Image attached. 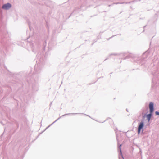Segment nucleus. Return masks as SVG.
<instances>
[{"label":"nucleus","mask_w":159,"mask_h":159,"mask_svg":"<svg viewBox=\"0 0 159 159\" xmlns=\"http://www.w3.org/2000/svg\"><path fill=\"white\" fill-rule=\"evenodd\" d=\"M155 114L156 115H159V112L158 111H156L155 112Z\"/></svg>","instance_id":"20e7f679"},{"label":"nucleus","mask_w":159,"mask_h":159,"mask_svg":"<svg viewBox=\"0 0 159 159\" xmlns=\"http://www.w3.org/2000/svg\"><path fill=\"white\" fill-rule=\"evenodd\" d=\"M149 108L150 111V114L147 115V117L149 121L151 118L152 114L154 111L153 104L152 102H150L149 104Z\"/></svg>","instance_id":"f257e3e1"},{"label":"nucleus","mask_w":159,"mask_h":159,"mask_svg":"<svg viewBox=\"0 0 159 159\" xmlns=\"http://www.w3.org/2000/svg\"><path fill=\"white\" fill-rule=\"evenodd\" d=\"M11 6V4L9 3L4 4L2 7V8L3 9L7 10L10 8Z\"/></svg>","instance_id":"f03ea898"},{"label":"nucleus","mask_w":159,"mask_h":159,"mask_svg":"<svg viewBox=\"0 0 159 159\" xmlns=\"http://www.w3.org/2000/svg\"><path fill=\"white\" fill-rule=\"evenodd\" d=\"M143 122H141L138 128V133L139 134L141 129H143Z\"/></svg>","instance_id":"7ed1b4c3"}]
</instances>
